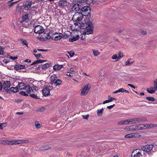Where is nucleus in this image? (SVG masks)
Here are the masks:
<instances>
[{"label":"nucleus","instance_id":"obj_4","mask_svg":"<svg viewBox=\"0 0 157 157\" xmlns=\"http://www.w3.org/2000/svg\"><path fill=\"white\" fill-rule=\"evenodd\" d=\"M80 10L81 11V13H82L83 15H87L90 13V7L88 6L82 7V8H81Z\"/></svg>","mask_w":157,"mask_h":157},{"label":"nucleus","instance_id":"obj_39","mask_svg":"<svg viewBox=\"0 0 157 157\" xmlns=\"http://www.w3.org/2000/svg\"><path fill=\"white\" fill-rule=\"evenodd\" d=\"M146 99L149 101H154L155 100L154 98L153 97H146Z\"/></svg>","mask_w":157,"mask_h":157},{"label":"nucleus","instance_id":"obj_62","mask_svg":"<svg viewBox=\"0 0 157 157\" xmlns=\"http://www.w3.org/2000/svg\"><path fill=\"white\" fill-rule=\"evenodd\" d=\"M109 102H110V101L109 100H106L105 101H104L103 102V104H104L105 103H109Z\"/></svg>","mask_w":157,"mask_h":157},{"label":"nucleus","instance_id":"obj_28","mask_svg":"<svg viewBox=\"0 0 157 157\" xmlns=\"http://www.w3.org/2000/svg\"><path fill=\"white\" fill-rule=\"evenodd\" d=\"M104 109L103 108L99 109L97 110V114L99 116H101L102 115V112Z\"/></svg>","mask_w":157,"mask_h":157},{"label":"nucleus","instance_id":"obj_21","mask_svg":"<svg viewBox=\"0 0 157 157\" xmlns=\"http://www.w3.org/2000/svg\"><path fill=\"white\" fill-rule=\"evenodd\" d=\"M47 61L46 60H42L41 59H38L34 61L32 64L31 65H33L36 64L41 63L44 62H46Z\"/></svg>","mask_w":157,"mask_h":157},{"label":"nucleus","instance_id":"obj_55","mask_svg":"<svg viewBox=\"0 0 157 157\" xmlns=\"http://www.w3.org/2000/svg\"><path fill=\"white\" fill-rule=\"evenodd\" d=\"M108 98L109 100L110 101V102H111L113 101V100L115 99V98H113L110 96H109Z\"/></svg>","mask_w":157,"mask_h":157},{"label":"nucleus","instance_id":"obj_31","mask_svg":"<svg viewBox=\"0 0 157 157\" xmlns=\"http://www.w3.org/2000/svg\"><path fill=\"white\" fill-rule=\"evenodd\" d=\"M74 25L75 26V29H78L79 28L80 29V25H82V24L81 25L80 23L78 22H75Z\"/></svg>","mask_w":157,"mask_h":157},{"label":"nucleus","instance_id":"obj_57","mask_svg":"<svg viewBox=\"0 0 157 157\" xmlns=\"http://www.w3.org/2000/svg\"><path fill=\"white\" fill-rule=\"evenodd\" d=\"M86 0H77V1L78 2H79V3H84Z\"/></svg>","mask_w":157,"mask_h":157},{"label":"nucleus","instance_id":"obj_48","mask_svg":"<svg viewBox=\"0 0 157 157\" xmlns=\"http://www.w3.org/2000/svg\"><path fill=\"white\" fill-rule=\"evenodd\" d=\"M45 109V108L44 107H41L37 110V111L42 112Z\"/></svg>","mask_w":157,"mask_h":157},{"label":"nucleus","instance_id":"obj_40","mask_svg":"<svg viewBox=\"0 0 157 157\" xmlns=\"http://www.w3.org/2000/svg\"><path fill=\"white\" fill-rule=\"evenodd\" d=\"M147 91L148 93L151 94L154 93L155 91V90L150 89V90L149 88L147 89Z\"/></svg>","mask_w":157,"mask_h":157},{"label":"nucleus","instance_id":"obj_8","mask_svg":"<svg viewBox=\"0 0 157 157\" xmlns=\"http://www.w3.org/2000/svg\"><path fill=\"white\" fill-rule=\"evenodd\" d=\"M82 4L81 3H73L71 8L72 11H77L80 10L82 8Z\"/></svg>","mask_w":157,"mask_h":157},{"label":"nucleus","instance_id":"obj_23","mask_svg":"<svg viewBox=\"0 0 157 157\" xmlns=\"http://www.w3.org/2000/svg\"><path fill=\"white\" fill-rule=\"evenodd\" d=\"M26 90V92L28 94H30L31 92V87L29 85H26L25 88L24 89Z\"/></svg>","mask_w":157,"mask_h":157},{"label":"nucleus","instance_id":"obj_61","mask_svg":"<svg viewBox=\"0 0 157 157\" xmlns=\"http://www.w3.org/2000/svg\"><path fill=\"white\" fill-rule=\"evenodd\" d=\"M23 62L30 63L31 61L29 59H27L23 61Z\"/></svg>","mask_w":157,"mask_h":157},{"label":"nucleus","instance_id":"obj_3","mask_svg":"<svg viewBox=\"0 0 157 157\" xmlns=\"http://www.w3.org/2000/svg\"><path fill=\"white\" fill-rule=\"evenodd\" d=\"M90 88V84L85 85L81 90V94L82 96H85L88 93Z\"/></svg>","mask_w":157,"mask_h":157},{"label":"nucleus","instance_id":"obj_49","mask_svg":"<svg viewBox=\"0 0 157 157\" xmlns=\"http://www.w3.org/2000/svg\"><path fill=\"white\" fill-rule=\"evenodd\" d=\"M18 1H16V2H11V3L9 5V6L11 7L12 6H13L16 3H17Z\"/></svg>","mask_w":157,"mask_h":157},{"label":"nucleus","instance_id":"obj_1","mask_svg":"<svg viewBox=\"0 0 157 157\" xmlns=\"http://www.w3.org/2000/svg\"><path fill=\"white\" fill-rule=\"evenodd\" d=\"M80 29H85L83 34H89L93 33V27L92 23L90 21H88L86 23H82L80 25Z\"/></svg>","mask_w":157,"mask_h":157},{"label":"nucleus","instance_id":"obj_17","mask_svg":"<svg viewBox=\"0 0 157 157\" xmlns=\"http://www.w3.org/2000/svg\"><path fill=\"white\" fill-rule=\"evenodd\" d=\"M146 126L144 125L143 124H140L138 125H136L135 128V130H142L145 129V127Z\"/></svg>","mask_w":157,"mask_h":157},{"label":"nucleus","instance_id":"obj_25","mask_svg":"<svg viewBox=\"0 0 157 157\" xmlns=\"http://www.w3.org/2000/svg\"><path fill=\"white\" fill-rule=\"evenodd\" d=\"M10 91L14 93L17 92L19 91L18 89L17 86L16 87H12L10 88Z\"/></svg>","mask_w":157,"mask_h":157},{"label":"nucleus","instance_id":"obj_56","mask_svg":"<svg viewBox=\"0 0 157 157\" xmlns=\"http://www.w3.org/2000/svg\"><path fill=\"white\" fill-rule=\"evenodd\" d=\"M3 51L2 48L0 46V55H3Z\"/></svg>","mask_w":157,"mask_h":157},{"label":"nucleus","instance_id":"obj_14","mask_svg":"<svg viewBox=\"0 0 157 157\" xmlns=\"http://www.w3.org/2000/svg\"><path fill=\"white\" fill-rule=\"evenodd\" d=\"M32 2H27L25 3L24 9L26 10H30L32 8Z\"/></svg>","mask_w":157,"mask_h":157},{"label":"nucleus","instance_id":"obj_33","mask_svg":"<svg viewBox=\"0 0 157 157\" xmlns=\"http://www.w3.org/2000/svg\"><path fill=\"white\" fill-rule=\"evenodd\" d=\"M92 51L94 56H97L100 54V53L98 50H93Z\"/></svg>","mask_w":157,"mask_h":157},{"label":"nucleus","instance_id":"obj_9","mask_svg":"<svg viewBox=\"0 0 157 157\" xmlns=\"http://www.w3.org/2000/svg\"><path fill=\"white\" fill-rule=\"evenodd\" d=\"M10 85V83L9 81H6L4 82L3 85H2V88H3L8 92L9 91V88Z\"/></svg>","mask_w":157,"mask_h":157},{"label":"nucleus","instance_id":"obj_5","mask_svg":"<svg viewBox=\"0 0 157 157\" xmlns=\"http://www.w3.org/2000/svg\"><path fill=\"white\" fill-rule=\"evenodd\" d=\"M154 145L152 144H147L141 147V149L147 152H149L152 150Z\"/></svg>","mask_w":157,"mask_h":157},{"label":"nucleus","instance_id":"obj_51","mask_svg":"<svg viewBox=\"0 0 157 157\" xmlns=\"http://www.w3.org/2000/svg\"><path fill=\"white\" fill-rule=\"evenodd\" d=\"M128 131H134L135 130V128H133V126L128 127Z\"/></svg>","mask_w":157,"mask_h":157},{"label":"nucleus","instance_id":"obj_15","mask_svg":"<svg viewBox=\"0 0 157 157\" xmlns=\"http://www.w3.org/2000/svg\"><path fill=\"white\" fill-rule=\"evenodd\" d=\"M26 85L23 82H18L17 86L18 89H19L20 90H24L25 88V87Z\"/></svg>","mask_w":157,"mask_h":157},{"label":"nucleus","instance_id":"obj_35","mask_svg":"<svg viewBox=\"0 0 157 157\" xmlns=\"http://www.w3.org/2000/svg\"><path fill=\"white\" fill-rule=\"evenodd\" d=\"M137 136L136 133H130L128 134V138H132V137H136Z\"/></svg>","mask_w":157,"mask_h":157},{"label":"nucleus","instance_id":"obj_12","mask_svg":"<svg viewBox=\"0 0 157 157\" xmlns=\"http://www.w3.org/2000/svg\"><path fill=\"white\" fill-rule=\"evenodd\" d=\"M50 90L48 87L44 88L42 90L43 95L45 96H47L50 94Z\"/></svg>","mask_w":157,"mask_h":157},{"label":"nucleus","instance_id":"obj_27","mask_svg":"<svg viewBox=\"0 0 157 157\" xmlns=\"http://www.w3.org/2000/svg\"><path fill=\"white\" fill-rule=\"evenodd\" d=\"M128 123V120H126L123 121H122L119 122L117 124L119 125H123V124H127Z\"/></svg>","mask_w":157,"mask_h":157},{"label":"nucleus","instance_id":"obj_52","mask_svg":"<svg viewBox=\"0 0 157 157\" xmlns=\"http://www.w3.org/2000/svg\"><path fill=\"white\" fill-rule=\"evenodd\" d=\"M20 65H16L14 67V68L16 70L21 69V68H20Z\"/></svg>","mask_w":157,"mask_h":157},{"label":"nucleus","instance_id":"obj_10","mask_svg":"<svg viewBox=\"0 0 157 157\" xmlns=\"http://www.w3.org/2000/svg\"><path fill=\"white\" fill-rule=\"evenodd\" d=\"M63 36V35L61 33H56L54 34L52 37V39L55 40H60Z\"/></svg>","mask_w":157,"mask_h":157},{"label":"nucleus","instance_id":"obj_58","mask_svg":"<svg viewBox=\"0 0 157 157\" xmlns=\"http://www.w3.org/2000/svg\"><path fill=\"white\" fill-rule=\"evenodd\" d=\"M114 104H113V105H111L107 106V108L108 109H112V108H113L114 107Z\"/></svg>","mask_w":157,"mask_h":157},{"label":"nucleus","instance_id":"obj_46","mask_svg":"<svg viewBox=\"0 0 157 157\" xmlns=\"http://www.w3.org/2000/svg\"><path fill=\"white\" fill-rule=\"evenodd\" d=\"M20 94L24 96H28V94L24 91H21L20 92Z\"/></svg>","mask_w":157,"mask_h":157},{"label":"nucleus","instance_id":"obj_34","mask_svg":"<svg viewBox=\"0 0 157 157\" xmlns=\"http://www.w3.org/2000/svg\"><path fill=\"white\" fill-rule=\"evenodd\" d=\"M29 15L28 14H27L23 16L22 17V21H25L28 19L29 18Z\"/></svg>","mask_w":157,"mask_h":157},{"label":"nucleus","instance_id":"obj_45","mask_svg":"<svg viewBox=\"0 0 157 157\" xmlns=\"http://www.w3.org/2000/svg\"><path fill=\"white\" fill-rule=\"evenodd\" d=\"M34 55L37 59H38L42 57V56L40 54H34Z\"/></svg>","mask_w":157,"mask_h":157},{"label":"nucleus","instance_id":"obj_44","mask_svg":"<svg viewBox=\"0 0 157 157\" xmlns=\"http://www.w3.org/2000/svg\"><path fill=\"white\" fill-rule=\"evenodd\" d=\"M30 96L31 97L36 99H38L39 98V97L38 96H36L34 94H31L30 95Z\"/></svg>","mask_w":157,"mask_h":157},{"label":"nucleus","instance_id":"obj_64","mask_svg":"<svg viewBox=\"0 0 157 157\" xmlns=\"http://www.w3.org/2000/svg\"><path fill=\"white\" fill-rule=\"evenodd\" d=\"M20 68L21 69H23L25 68V66L24 65H20Z\"/></svg>","mask_w":157,"mask_h":157},{"label":"nucleus","instance_id":"obj_63","mask_svg":"<svg viewBox=\"0 0 157 157\" xmlns=\"http://www.w3.org/2000/svg\"><path fill=\"white\" fill-rule=\"evenodd\" d=\"M141 33L143 35H145L146 34L147 32L146 31L143 30L141 32Z\"/></svg>","mask_w":157,"mask_h":157},{"label":"nucleus","instance_id":"obj_32","mask_svg":"<svg viewBox=\"0 0 157 157\" xmlns=\"http://www.w3.org/2000/svg\"><path fill=\"white\" fill-rule=\"evenodd\" d=\"M62 83V81L60 79H57L53 84L57 86L61 84Z\"/></svg>","mask_w":157,"mask_h":157},{"label":"nucleus","instance_id":"obj_43","mask_svg":"<svg viewBox=\"0 0 157 157\" xmlns=\"http://www.w3.org/2000/svg\"><path fill=\"white\" fill-rule=\"evenodd\" d=\"M157 127V124H147V127L151 128L152 127Z\"/></svg>","mask_w":157,"mask_h":157},{"label":"nucleus","instance_id":"obj_38","mask_svg":"<svg viewBox=\"0 0 157 157\" xmlns=\"http://www.w3.org/2000/svg\"><path fill=\"white\" fill-rule=\"evenodd\" d=\"M154 88H155V90L157 91V79L155 80L154 82Z\"/></svg>","mask_w":157,"mask_h":157},{"label":"nucleus","instance_id":"obj_41","mask_svg":"<svg viewBox=\"0 0 157 157\" xmlns=\"http://www.w3.org/2000/svg\"><path fill=\"white\" fill-rule=\"evenodd\" d=\"M118 59H120L121 58L123 57V54L121 53V52H119L118 54Z\"/></svg>","mask_w":157,"mask_h":157},{"label":"nucleus","instance_id":"obj_42","mask_svg":"<svg viewBox=\"0 0 157 157\" xmlns=\"http://www.w3.org/2000/svg\"><path fill=\"white\" fill-rule=\"evenodd\" d=\"M6 123H0V129H3V127L6 126Z\"/></svg>","mask_w":157,"mask_h":157},{"label":"nucleus","instance_id":"obj_13","mask_svg":"<svg viewBox=\"0 0 157 157\" xmlns=\"http://www.w3.org/2000/svg\"><path fill=\"white\" fill-rule=\"evenodd\" d=\"M5 144L10 145H16L18 144L17 140L11 141L7 140L5 142Z\"/></svg>","mask_w":157,"mask_h":157},{"label":"nucleus","instance_id":"obj_53","mask_svg":"<svg viewBox=\"0 0 157 157\" xmlns=\"http://www.w3.org/2000/svg\"><path fill=\"white\" fill-rule=\"evenodd\" d=\"M89 116V114H87L86 115H82V117L84 119H88Z\"/></svg>","mask_w":157,"mask_h":157},{"label":"nucleus","instance_id":"obj_29","mask_svg":"<svg viewBox=\"0 0 157 157\" xmlns=\"http://www.w3.org/2000/svg\"><path fill=\"white\" fill-rule=\"evenodd\" d=\"M29 142V141L28 140H17L18 144H19L21 143H28Z\"/></svg>","mask_w":157,"mask_h":157},{"label":"nucleus","instance_id":"obj_16","mask_svg":"<svg viewBox=\"0 0 157 157\" xmlns=\"http://www.w3.org/2000/svg\"><path fill=\"white\" fill-rule=\"evenodd\" d=\"M59 4L60 6L63 7L67 6L68 3L66 0H61L59 1Z\"/></svg>","mask_w":157,"mask_h":157},{"label":"nucleus","instance_id":"obj_19","mask_svg":"<svg viewBox=\"0 0 157 157\" xmlns=\"http://www.w3.org/2000/svg\"><path fill=\"white\" fill-rule=\"evenodd\" d=\"M63 67V65L56 64L53 67V69L54 70L60 69Z\"/></svg>","mask_w":157,"mask_h":157},{"label":"nucleus","instance_id":"obj_60","mask_svg":"<svg viewBox=\"0 0 157 157\" xmlns=\"http://www.w3.org/2000/svg\"><path fill=\"white\" fill-rule=\"evenodd\" d=\"M128 86L133 89H135L136 88L132 84H128Z\"/></svg>","mask_w":157,"mask_h":157},{"label":"nucleus","instance_id":"obj_54","mask_svg":"<svg viewBox=\"0 0 157 157\" xmlns=\"http://www.w3.org/2000/svg\"><path fill=\"white\" fill-rule=\"evenodd\" d=\"M67 76H68L69 77H73V75L70 72H67L66 74Z\"/></svg>","mask_w":157,"mask_h":157},{"label":"nucleus","instance_id":"obj_50","mask_svg":"<svg viewBox=\"0 0 157 157\" xmlns=\"http://www.w3.org/2000/svg\"><path fill=\"white\" fill-rule=\"evenodd\" d=\"M69 54L71 57H72L75 54V53L73 51H70L68 52Z\"/></svg>","mask_w":157,"mask_h":157},{"label":"nucleus","instance_id":"obj_59","mask_svg":"<svg viewBox=\"0 0 157 157\" xmlns=\"http://www.w3.org/2000/svg\"><path fill=\"white\" fill-rule=\"evenodd\" d=\"M10 58L11 59H13V60H14L17 58V57H13L12 56H10Z\"/></svg>","mask_w":157,"mask_h":157},{"label":"nucleus","instance_id":"obj_30","mask_svg":"<svg viewBox=\"0 0 157 157\" xmlns=\"http://www.w3.org/2000/svg\"><path fill=\"white\" fill-rule=\"evenodd\" d=\"M23 45H26L27 47H28V43L26 40H24L23 39L21 38L20 39Z\"/></svg>","mask_w":157,"mask_h":157},{"label":"nucleus","instance_id":"obj_24","mask_svg":"<svg viewBox=\"0 0 157 157\" xmlns=\"http://www.w3.org/2000/svg\"><path fill=\"white\" fill-rule=\"evenodd\" d=\"M79 38V36L78 35H77L75 36L72 38H69V41L70 42H74L78 40Z\"/></svg>","mask_w":157,"mask_h":157},{"label":"nucleus","instance_id":"obj_20","mask_svg":"<svg viewBox=\"0 0 157 157\" xmlns=\"http://www.w3.org/2000/svg\"><path fill=\"white\" fill-rule=\"evenodd\" d=\"M128 92V91L125 90V89L121 88L113 92V94H116L120 92Z\"/></svg>","mask_w":157,"mask_h":157},{"label":"nucleus","instance_id":"obj_6","mask_svg":"<svg viewBox=\"0 0 157 157\" xmlns=\"http://www.w3.org/2000/svg\"><path fill=\"white\" fill-rule=\"evenodd\" d=\"M142 151L140 149H136L134 151L131 155V157H140L142 156L141 152Z\"/></svg>","mask_w":157,"mask_h":157},{"label":"nucleus","instance_id":"obj_37","mask_svg":"<svg viewBox=\"0 0 157 157\" xmlns=\"http://www.w3.org/2000/svg\"><path fill=\"white\" fill-rule=\"evenodd\" d=\"M112 58L113 59H116V61H118L119 60L118 59V55L117 54L114 55H113L112 57Z\"/></svg>","mask_w":157,"mask_h":157},{"label":"nucleus","instance_id":"obj_36","mask_svg":"<svg viewBox=\"0 0 157 157\" xmlns=\"http://www.w3.org/2000/svg\"><path fill=\"white\" fill-rule=\"evenodd\" d=\"M35 125L36 128L37 129L40 128L41 126L38 121L35 122Z\"/></svg>","mask_w":157,"mask_h":157},{"label":"nucleus","instance_id":"obj_7","mask_svg":"<svg viewBox=\"0 0 157 157\" xmlns=\"http://www.w3.org/2000/svg\"><path fill=\"white\" fill-rule=\"evenodd\" d=\"M44 30V29L40 25L36 26L34 29V32L36 33L39 34H41L43 33Z\"/></svg>","mask_w":157,"mask_h":157},{"label":"nucleus","instance_id":"obj_26","mask_svg":"<svg viewBox=\"0 0 157 157\" xmlns=\"http://www.w3.org/2000/svg\"><path fill=\"white\" fill-rule=\"evenodd\" d=\"M31 91L33 93L38 90V88L36 86L33 85L31 87Z\"/></svg>","mask_w":157,"mask_h":157},{"label":"nucleus","instance_id":"obj_47","mask_svg":"<svg viewBox=\"0 0 157 157\" xmlns=\"http://www.w3.org/2000/svg\"><path fill=\"white\" fill-rule=\"evenodd\" d=\"M50 147L48 146H45L42 147H41V149L43 150H46L47 149H48Z\"/></svg>","mask_w":157,"mask_h":157},{"label":"nucleus","instance_id":"obj_22","mask_svg":"<svg viewBox=\"0 0 157 157\" xmlns=\"http://www.w3.org/2000/svg\"><path fill=\"white\" fill-rule=\"evenodd\" d=\"M51 65L50 63H46L43 64L42 66V69H45L49 67Z\"/></svg>","mask_w":157,"mask_h":157},{"label":"nucleus","instance_id":"obj_11","mask_svg":"<svg viewBox=\"0 0 157 157\" xmlns=\"http://www.w3.org/2000/svg\"><path fill=\"white\" fill-rule=\"evenodd\" d=\"M142 121V119L140 118L131 119L128 120V124L138 123L141 122Z\"/></svg>","mask_w":157,"mask_h":157},{"label":"nucleus","instance_id":"obj_18","mask_svg":"<svg viewBox=\"0 0 157 157\" xmlns=\"http://www.w3.org/2000/svg\"><path fill=\"white\" fill-rule=\"evenodd\" d=\"M57 78V77L55 74L52 75L50 77V83L53 84Z\"/></svg>","mask_w":157,"mask_h":157},{"label":"nucleus","instance_id":"obj_2","mask_svg":"<svg viewBox=\"0 0 157 157\" xmlns=\"http://www.w3.org/2000/svg\"><path fill=\"white\" fill-rule=\"evenodd\" d=\"M83 14L80 12H77L75 13L73 16L72 20L75 21H79L83 18Z\"/></svg>","mask_w":157,"mask_h":157}]
</instances>
